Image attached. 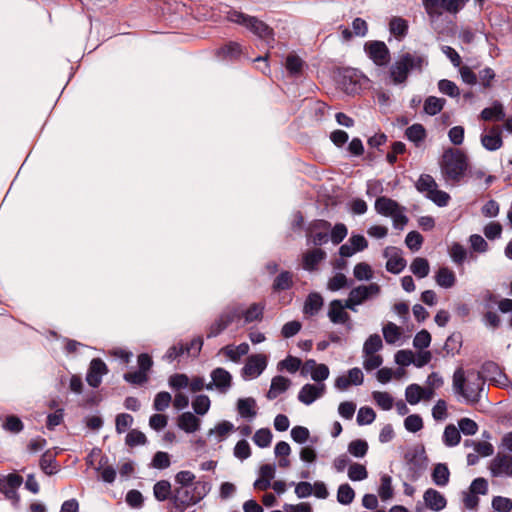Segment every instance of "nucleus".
<instances>
[{
	"mask_svg": "<svg viewBox=\"0 0 512 512\" xmlns=\"http://www.w3.org/2000/svg\"><path fill=\"white\" fill-rule=\"evenodd\" d=\"M23 478L16 473H10L6 476L0 474V492L5 498L12 502L15 508H18L20 496L17 489L22 485Z\"/></svg>",
	"mask_w": 512,
	"mask_h": 512,
	"instance_id": "9",
	"label": "nucleus"
},
{
	"mask_svg": "<svg viewBox=\"0 0 512 512\" xmlns=\"http://www.w3.org/2000/svg\"><path fill=\"white\" fill-rule=\"evenodd\" d=\"M405 136L416 147H419L426 138V130L422 124L415 123L406 129Z\"/></svg>",
	"mask_w": 512,
	"mask_h": 512,
	"instance_id": "34",
	"label": "nucleus"
},
{
	"mask_svg": "<svg viewBox=\"0 0 512 512\" xmlns=\"http://www.w3.org/2000/svg\"><path fill=\"white\" fill-rule=\"evenodd\" d=\"M383 348V342L378 334L370 335L364 345H363V354H376L379 350Z\"/></svg>",
	"mask_w": 512,
	"mask_h": 512,
	"instance_id": "48",
	"label": "nucleus"
},
{
	"mask_svg": "<svg viewBox=\"0 0 512 512\" xmlns=\"http://www.w3.org/2000/svg\"><path fill=\"white\" fill-rule=\"evenodd\" d=\"M331 224L322 219L311 222L307 229L308 241L316 246L326 244L329 241V230Z\"/></svg>",
	"mask_w": 512,
	"mask_h": 512,
	"instance_id": "10",
	"label": "nucleus"
},
{
	"mask_svg": "<svg viewBox=\"0 0 512 512\" xmlns=\"http://www.w3.org/2000/svg\"><path fill=\"white\" fill-rule=\"evenodd\" d=\"M355 498V492L353 488L345 483L341 484L337 490V501L342 505H349Z\"/></svg>",
	"mask_w": 512,
	"mask_h": 512,
	"instance_id": "47",
	"label": "nucleus"
},
{
	"mask_svg": "<svg viewBox=\"0 0 512 512\" xmlns=\"http://www.w3.org/2000/svg\"><path fill=\"white\" fill-rule=\"evenodd\" d=\"M267 359L263 354H254L248 357L244 367L242 368V375L245 378L254 379L260 376L266 369Z\"/></svg>",
	"mask_w": 512,
	"mask_h": 512,
	"instance_id": "14",
	"label": "nucleus"
},
{
	"mask_svg": "<svg viewBox=\"0 0 512 512\" xmlns=\"http://www.w3.org/2000/svg\"><path fill=\"white\" fill-rule=\"evenodd\" d=\"M264 310L265 305L263 303H253L246 310L240 308L241 318H244V323L246 324L261 321L263 319Z\"/></svg>",
	"mask_w": 512,
	"mask_h": 512,
	"instance_id": "28",
	"label": "nucleus"
},
{
	"mask_svg": "<svg viewBox=\"0 0 512 512\" xmlns=\"http://www.w3.org/2000/svg\"><path fill=\"white\" fill-rule=\"evenodd\" d=\"M372 397L376 404L383 410H390L393 407V397L387 392L375 391Z\"/></svg>",
	"mask_w": 512,
	"mask_h": 512,
	"instance_id": "57",
	"label": "nucleus"
},
{
	"mask_svg": "<svg viewBox=\"0 0 512 512\" xmlns=\"http://www.w3.org/2000/svg\"><path fill=\"white\" fill-rule=\"evenodd\" d=\"M428 64L427 58L419 53H404L390 67L389 74L394 85L404 84L411 72H421Z\"/></svg>",
	"mask_w": 512,
	"mask_h": 512,
	"instance_id": "4",
	"label": "nucleus"
},
{
	"mask_svg": "<svg viewBox=\"0 0 512 512\" xmlns=\"http://www.w3.org/2000/svg\"><path fill=\"white\" fill-rule=\"evenodd\" d=\"M326 390L324 383L319 384H305L298 393V400L305 404L311 405L314 401L321 398Z\"/></svg>",
	"mask_w": 512,
	"mask_h": 512,
	"instance_id": "17",
	"label": "nucleus"
},
{
	"mask_svg": "<svg viewBox=\"0 0 512 512\" xmlns=\"http://www.w3.org/2000/svg\"><path fill=\"white\" fill-rule=\"evenodd\" d=\"M257 404L254 398H240L237 402V410L242 418L252 419L256 416Z\"/></svg>",
	"mask_w": 512,
	"mask_h": 512,
	"instance_id": "29",
	"label": "nucleus"
},
{
	"mask_svg": "<svg viewBox=\"0 0 512 512\" xmlns=\"http://www.w3.org/2000/svg\"><path fill=\"white\" fill-rule=\"evenodd\" d=\"M446 100L435 96H429L424 102V112L428 115L434 116L441 112L445 105Z\"/></svg>",
	"mask_w": 512,
	"mask_h": 512,
	"instance_id": "41",
	"label": "nucleus"
},
{
	"mask_svg": "<svg viewBox=\"0 0 512 512\" xmlns=\"http://www.w3.org/2000/svg\"><path fill=\"white\" fill-rule=\"evenodd\" d=\"M481 145L487 151H496L503 146L502 129L498 125L485 127L480 136Z\"/></svg>",
	"mask_w": 512,
	"mask_h": 512,
	"instance_id": "11",
	"label": "nucleus"
},
{
	"mask_svg": "<svg viewBox=\"0 0 512 512\" xmlns=\"http://www.w3.org/2000/svg\"><path fill=\"white\" fill-rule=\"evenodd\" d=\"M133 423V417L127 413H121L116 416L115 428L119 434L124 433Z\"/></svg>",
	"mask_w": 512,
	"mask_h": 512,
	"instance_id": "63",
	"label": "nucleus"
},
{
	"mask_svg": "<svg viewBox=\"0 0 512 512\" xmlns=\"http://www.w3.org/2000/svg\"><path fill=\"white\" fill-rule=\"evenodd\" d=\"M227 19L230 22L245 26L253 34H255L259 38L265 40L266 42H269L270 40L273 39L272 29L268 25H266L263 21L255 18V17L245 15V14L235 11V10H230L227 13Z\"/></svg>",
	"mask_w": 512,
	"mask_h": 512,
	"instance_id": "6",
	"label": "nucleus"
},
{
	"mask_svg": "<svg viewBox=\"0 0 512 512\" xmlns=\"http://www.w3.org/2000/svg\"><path fill=\"white\" fill-rule=\"evenodd\" d=\"M253 441L258 447L266 448L271 444L272 433L268 428H261L255 432Z\"/></svg>",
	"mask_w": 512,
	"mask_h": 512,
	"instance_id": "54",
	"label": "nucleus"
},
{
	"mask_svg": "<svg viewBox=\"0 0 512 512\" xmlns=\"http://www.w3.org/2000/svg\"><path fill=\"white\" fill-rule=\"evenodd\" d=\"M153 494L154 497L160 502L166 501L168 499L171 500L173 490L171 488L170 482L167 480H160L156 482L153 486Z\"/></svg>",
	"mask_w": 512,
	"mask_h": 512,
	"instance_id": "37",
	"label": "nucleus"
},
{
	"mask_svg": "<svg viewBox=\"0 0 512 512\" xmlns=\"http://www.w3.org/2000/svg\"><path fill=\"white\" fill-rule=\"evenodd\" d=\"M293 284V274L289 271H282L273 282V290L274 291H284L288 290L292 287Z\"/></svg>",
	"mask_w": 512,
	"mask_h": 512,
	"instance_id": "42",
	"label": "nucleus"
},
{
	"mask_svg": "<svg viewBox=\"0 0 512 512\" xmlns=\"http://www.w3.org/2000/svg\"><path fill=\"white\" fill-rule=\"evenodd\" d=\"M211 491V484L204 480H198L192 486L175 487L171 496V502L175 509L184 512L191 506L198 504Z\"/></svg>",
	"mask_w": 512,
	"mask_h": 512,
	"instance_id": "2",
	"label": "nucleus"
},
{
	"mask_svg": "<svg viewBox=\"0 0 512 512\" xmlns=\"http://www.w3.org/2000/svg\"><path fill=\"white\" fill-rule=\"evenodd\" d=\"M249 349V345L243 342L237 346L226 345L220 350V352L227 356L231 361L239 362L242 356L248 354Z\"/></svg>",
	"mask_w": 512,
	"mask_h": 512,
	"instance_id": "32",
	"label": "nucleus"
},
{
	"mask_svg": "<svg viewBox=\"0 0 512 512\" xmlns=\"http://www.w3.org/2000/svg\"><path fill=\"white\" fill-rule=\"evenodd\" d=\"M327 316L330 322L335 325H344L348 329L352 328L351 317L346 312L341 300L335 299L329 303Z\"/></svg>",
	"mask_w": 512,
	"mask_h": 512,
	"instance_id": "12",
	"label": "nucleus"
},
{
	"mask_svg": "<svg viewBox=\"0 0 512 512\" xmlns=\"http://www.w3.org/2000/svg\"><path fill=\"white\" fill-rule=\"evenodd\" d=\"M172 402L170 393L166 391L159 392L155 395L153 401V408L157 412L166 410Z\"/></svg>",
	"mask_w": 512,
	"mask_h": 512,
	"instance_id": "53",
	"label": "nucleus"
},
{
	"mask_svg": "<svg viewBox=\"0 0 512 512\" xmlns=\"http://www.w3.org/2000/svg\"><path fill=\"white\" fill-rule=\"evenodd\" d=\"M107 373L108 368L105 362L100 358H95L90 362L86 381L91 387L97 388L102 382V377Z\"/></svg>",
	"mask_w": 512,
	"mask_h": 512,
	"instance_id": "16",
	"label": "nucleus"
},
{
	"mask_svg": "<svg viewBox=\"0 0 512 512\" xmlns=\"http://www.w3.org/2000/svg\"><path fill=\"white\" fill-rule=\"evenodd\" d=\"M212 383L220 393H226L232 384L231 374L224 368H216L211 372Z\"/></svg>",
	"mask_w": 512,
	"mask_h": 512,
	"instance_id": "21",
	"label": "nucleus"
},
{
	"mask_svg": "<svg viewBox=\"0 0 512 512\" xmlns=\"http://www.w3.org/2000/svg\"><path fill=\"white\" fill-rule=\"evenodd\" d=\"M368 451V444L365 440H353L348 445V452L354 457L362 458Z\"/></svg>",
	"mask_w": 512,
	"mask_h": 512,
	"instance_id": "55",
	"label": "nucleus"
},
{
	"mask_svg": "<svg viewBox=\"0 0 512 512\" xmlns=\"http://www.w3.org/2000/svg\"><path fill=\"white\" fill-rule=\"evenodd\" d=\"M383 337L387 344H396L401 336L402 329L393 322H388L382 327Z\"/></svg>",
	"mask_w": 512,
	"mask_h": 512,
	"instance_id": "38",
	"label": "nucleus"
},
{
	"mask_svg": "<svg viewBox=\"0 0 512 512\" xmlns=\"http://www.w3.org/2000/svg\"><path fill=\"white\" fill-rule=\"evenodd\" d=\"M462 346V335L460 333H453L451 334L445 344H444V350L448 355L454 356L455 354L459 353Z\"/></svg>",
	"mask_w": 512,
	"mask_h": 512,
	"instance_id": "45",
	"label": "nucleus"
},
{
	"mask_svg": "<svg viewBox=\"0 0 512 512\" xmlns=\"http://www.w3.org/2000/svg\"><path fill=\"white\" fill-rule=\"evenodd\" d=\"M450 472L446 464L439 463L435 465L432 471L433 482L440 487H444L448 484Z\"/></svg>",
	"mask_w": 512,
	"mask_h": 512,
	"instance_id": "39",
	"label": "nucleus"
},
{
	"mask_svg": "<svg viewBox=\"0 0 512 512\" xmlns=\"http://www.w3.org/2000/svg\"><path fill=\"white\" fill-rule=\"evenodd\" d=\"M423 499L425 505L432 511H441L447 505L444 495L433 488H429L424 492Z\"/></svg>",
	"mask_w": 512,
	"mask_h": 512,
	"instance_id": "22",
	"label": "nucleus"
},
{
	"mask_svg": "<svg viewBox=\"0 0 512 512\" xmlns=\"http://www.w3.org/2000/svg\"><path fill=\"white\" fill-rule=\"evenodd\" d=\"M348 477L351 481H362L368 477V472L364 465L352 463L348 468Z\"/></svg>",
	"mask_w": 512,
	"mask_h": 512,
	"instance_id": "56",
	"label": "nucleus"
},
{
	"mask_svg": "<svg viewBox=\"0 0 512 512\" xmlns=\"http://www.w3.org/2000/svg\"><path fill=\"white\" fill-rule=\"evenodd\" d=\"M468 158L458 149H446L439 161L440 172L447 185H459L468 171Z\"/></svg>",
	"mask_w": 512,
	"mask_h": 512,
	"instance_id": "1",
	"label": "nucleus"
},
{
	"mask_svg": "<svg viewBox=\"0 0 512 512\" xmlns=\"http://www.w3.org/2000/svg\"><path fill=\"white\" fill-rule=\"evenodd\" d=\"M404 427L407 431L416 433L423 428V420L418 414L409 415L404 420Z\"/></svg>",
	"mask_w": 512,
	"mask_h": 512,
	"instance_id": "60",
	"label": "nucleus"
},
{
	"mask_svg": "<svg viewBox=\"0 0 512 512\" xmlns=\"http://www.w3.org/2000/svg\"><path fill=\"white\" fill-rule=\"evenodd\" d=\"M435 281L440 287L449 289L455 285L456 275L450 268L440 267L435 274Z\"/></svg>",
	"mask_w": 512,
	"mask_h": 512,
	"instance_id": "27",
	"label": "nucleus"
},
{
	"mask_svg": "<svg viewBox=\"0 0 512 512\" xmlns=\"http://www.w3.org/2000/svg\"><path fill=\"white\" fill-rule=\"evenodd\" d=\"M290 380L283 376H275L271 380L270 388L266 394L267 399L273 400L290 387Z\"/></svg>",
	"mask_w": 512,
	"mask_h": 512,
	"instance_id": "26",
	"label": "nucleus"
},
{
	"mask_svg": "<svg viewBox=\"0 0 512 512\" xmlns=\"http://www.w3.org/2000/svg\"><path fill=\"white\" fill-rule=\"evenodd\" d=\"M378 494L381 500L387 501L393 496L392 478L384 474L381 477V483L378 489Z\"/></svg>",
	"mask_w": 512,
	"mask_h": 512,
	"instance_id": "49",
	"label": "nucleus"
},
{
	"mask_svg": "<svg viewBox=\"0 0 512 512\" xmlns=\"http://www.w3.org/2000/svg\"><path fill=\"white\" fill-rule=\"evenodd\" d=\"M304 61L296 54L290 53L285 60V68L290 76L298 77L302 74Z\"/></svg>",
	"mask_w": 512,
	"mask_h": 512,
	"instance_id": "35",
	"label": "nucleus"
},
{
	"mask_svg": "<svg viewBox=\"0 0 512 512\" xmlns=\"http://www.w3.org/2000/svg\"><path fill=\"white\" fill-rule=\"evenodd\" d=\"M369 58L378 66L386 65L390 59L389 50L384 42L371 41L365 44Z\"/></svg>",
	"mask_w": 512,
	"mask_h": 512,
	"instance_id": "13",
	"label": "nucleus"
},
{
	"mask_svg": "<svg viewBox=\"0 0 512 512\" xmlns=\"http://www.w3.org/2000/svg\"><path fill=\"white\" fill-rule=\"evenodd\" d=\"M494 477H512V456L508 454H497L489 466Z\"/></svg>",
	"mask_w": 512,
	"mask_h": 512,
	"instance_id": "15",
	"label": "nucleus"
},
{
	"mask_svg": "<svg viewBox=\"0 0 512 512\" xmlns=\"http://www.w3.org/2000/svg\"><path fill=\"white\" fill-rule=\"evenodd\" d=\"M201 421L191 412H184L177 419L178 427L186 433H194L200 429Z\"/></svg>",
	"mask_w": 512,
	"mask_h": 512,
	"instance_id": "23",
	"label": "nucleus"
},
{
	"mask_svg": "<svg viewBox=\"0 0 512 512\" xmlns=\"http://www.w3.org/2000/svg\"><path fill=\"white\" fill-rule=\"evenodd\" d=\"M354 277L359 280H370L373 277V271L369 264L361 262L355 265L353 270Z\"/></svg>",
	"mask_w": 512,
	"mask_h": 512,
	"instance_id": "58",
	"label": "nucleus"
},
{
	"mask_svg": "<svg viewBox=\"0 0 512 512\" xmlns=\"http://www.w3.org/2000/svg\"><path fill=\"white\" fill-rule=\"evenodd\" d=\"M448 254L453 261L454 264H456L458 267L462 266L463 263L466 261L468 257V250L465 246L458 242H453L448 247Z\"/></svg>",
	"mask_w": 512,
	"mask_h": 512,
	"instance_id": "33",
	"label": "nucleus"
},
{
	"mask_svg": "<svg viewBox=\"0 0 512 512\" xmlns=\"http://www.w3.org/2000/svg\"><path fill=\"white\" fill-rule=\"evenodd\" d=\"M380 293V286L377 283H370L369 285H360L353 288L349 295L354 298L359 305L365 301L378 296Z\"/></svg>",
	"mask_w": 512,
	"mask_h": 512,
	"instance_id": "19",
	"label": "nucleus"
},
{
	"mask_svg": "<svg viewBox=\"0 0 512 512\" xmlns=\"http://www.w3.org/2000/svg\"><path fill=\"white\" fill-rule=\"evenodd\" d=\"M442 441L446 447H455L460 443L461 434L454 424H448L445 427L442 435Z\"/></svg>",
	"mask_w": 512,
	"mask_h": 512,
	"instance_id": "36",
	"label": "nucleus"
},
{
	"mask_svg": "<svg viewBox=\"0 0 512 512\" xmlns=\"http://www.w3.org/2000/svg\"><path fill=\"white\" fill-rule=\"evenodd\" d=\"M482 373L485 378L498 385H506L508 381L507 376L502 372L499 365L492 361L483 364Z\"/></svg>",
	"mask_w": 512,
	"mask_h": 512,
	"instance_id": "20",
	"label": "nucleus"
},
{
	"mask_svg": "<svg viewBox=\"0 0 512 512\" xmlns=\"http://www.w3.org/2000/svg\"><path fill=\"white\" fill-rule=\"evenodd\" d=\"M422 386L418 384H410L406 387L405 398L410 405H416L422 400Z\"/></svg>",
	"mask_w": 512,
	"mask_h": 512,
	"instance_id": "52",
	"label": "nucleus"
},
{
	"mask_svg": "<svg viewBox=\"0 0 512 512\" xmlns=\"http://www.w3.org/2000/svg\"><path fill=\"white\" fill-rule=\"evenodd\" d=\"M325 257L326 253L320 248H316L304 253L302 258L303 269L307 271H314L319 263L325 259Z\"/></svg>",
	"mask_w": 512,
	"mask_h": 512,
	"instance_id": "24",
	"label": "nucleus"
},
{
	"mask_svg": "<svg viewBox=\"0 0 512 512\" xmlns=\"http://www.w3.org/2000/svg\"><path fill=\"white\" fill-rule=\"evenodd\" d=\"M484 380L480 372L476 373L474 380L467 381L465 371L458 367L452 377V387L456 395L461 396L468 404H476L480 401Z\"/></svg>",
	"mask_w": 512,
	"mask_h": 512,
	"instance_id": "3",
	"label": "nucleus"
},
{
	"mask_svg": "<svg viewBox=\"0 0 512 512\" xmlns=\"http://www.w3.org/2000/svg\"><path fill=\"white\" fill-rule=\"evenodd\" d=\"M374 208L379 215L390 217L393 227L397 230H403L408 223L406 208L387 196L378 197L375 200Z\"/></svg>",
	"mask_w": 512,
	"mask_h": 512,
	"instance_id": "5",
	"label": "nucleus"
},
{
	"mask_svg": "<svg viewBox=\"0 0 512 512\" xmlns=\"http://www.w3.org/2000/svg\"><path fill=\"white\" fill-rule=\"evenodd\" d=\"M241 54V46L236 42H229L218 50V56L223 59H235Z\"/></svg>",
	"mask_w": 512,
	"mask_h": 512,
	"instance_id": "50",
	"label": "nucleus"
},
{
	"mask_svg": "<svg viewBox=\"0 0 512 512\" xmlns=\"http://www.w3.org/2000/svg\"><path fill=\"white\" fill-rule=\"evenodd\" d=\"M505 116L503 105L498 101L491 107L484 108L480 113V118L484 121H503Z\"/></svg>",
	"mask_w": 512,
	"mask_h": 512,
	"instance_id": "30",
	"label": "nucleus"
},
{
	"mask_svg": "<svg viewBox=\"0 0 512 512\" xmlns=\"http://www.w3.org/2000/svg\"><path fill=\"white\" fill-rule=\"evenodd\" d=\"M492 507L498 512H510L512 510V500L502 496H496L492 500Z\"/></svg>",
	"mask_w": 512,
	"mask_h": 512,
	"instance_id": "64",
	"label": "nucleus"
},
{
	"mask_svg": "<svg viewBox=\"0 0 512 512\" xmlns=\"http://www.w3.org/2000/svg\"><path fill=\"white\" fill-rule=\"evenodd\" d=\"M410 270L416 277L424 278L430 271L429 262L425 258L416 257L410 265Z\"/></svg>",
	"mask_w": 512,
	"mask_h": 512,
	"instance_id": "43",
	"label": "nucleus"
},
{
	"mask_svg": "<svg viewBox=\"0 0 512 512\" xmlns=\"http://www.w3.org/2000/svg\"><path fill=\"white\" fill-rule=\"evenodd\" d=\"M234 430V425L226 420L219 422L214 429H210L208 435H214L216 437V441L222 442L224 441L230 432Z\"/></svg>",
	"mask_w": 512,
	"mask_h": 512,
	"instance_id": "40",
	"label": "nucleus"
},
{
	"mask_svg": "<svg viewBox=\"0 0 512 512\" xmlns=\"http://www.w3.org/2000/svg\"><path fill=\"white\" fill-rule=\"evenodd\" d=\"M40 467L47 475H53L58 472V464L55 457L48 452L44 453L40 459Z\"/></svg>",
	"mask_w": 512,
	"mask_h": 512,
	"instance_id": "46",
	"label": "nucleus"
},
{
	"mask_svg": "<svg viewBox=\"0 0 512 512\" xmlns=\"http://www.w3.org/2000/svg\"><path fill=\"white\" fill-rule=\"evenodd\" d=\"M323 304V297L317 292H312L304 302L303 313L307 316H315L322 309Z\"/></svg>",
	"mask_w": 512,
	"mask_h": 512,
	"instance_id": "25",
	"label": "nucleus"
},
{
	"mask_svg": "<svg viewBox=\"0 0 512 512\" xmlns=\"http://www.w3.org/2000/svg\"><path fill=\"white\" fill-rule=\"evenodd\" d=\"M438 89L442 94L453 98L460 95L458 86L454 82L447 79H442L438 82Z\"/></svg>",
	"mask_w": 512,
	"mask_h": 512,
	"instance_id": "59",
	"label": "nucleus"
},
{
	"mask_svg": "<svg viewBox=\"0 0 512 512\" xmlns=\"http://www.w3.org/2000/svg\"><path fill=\"white\" fill-rule=\"evenodd\" d=\"M389 30L397 38H402L407 34L408 23L401 17H393L389 23Z\"/></svg>",
	"mask_w": 512,
	"mask_h": 512,
	"instance_id": "44",
	"label": "nucleus"
},
{
	"mask_svg": "<svg viewBox=\"0 0 512 512\" xmlns=\"http://www.w3.org/2000/svg\"><path fill=\"white\" fill-rule=\"evenodd\" d=\"M195 479V474L189 470L179 471L175 475V482L178 485L177 487L192 486L196 482Z\"/></svg>",
	"mask_w": 512,
	"mask_h": 512,
	"instance_id": "62",
	"label": "nucleus"
},
{
	"mask_svg": "<svg viewBox=\"0 0 512 512\" xmlns=\"http://www.w3.org/2000/svg\"><path fill=\"white\" fill-rule=\"evenodd\" d=\"M385 255L388 257L386 262L387 271L393 274H399L406 267V261L399 251L393 250L392 254H389L388 251H386Z\"/></svg>",
	"mask_w": 512,
	"mask_h": 512,
	"instance_id": "31",
	"label": "nucleus"
},
{
	"mask_svg": "<svg viewBox=\"0 0 512 512\" xmlns=\"http://www.w3.org/2000/svg\"><path fill=\"white\" fill-rule=\"evenodd\" d=\"M418 192L424 194L426 198L431 200L439 207H445L449 204L451 199L450 195L438 189V184L435 179L429 174H421L415 183Z\"/></svg>",
	"mask_w": 512,
	"mask_h": 512,
	"instance_id": "7",
	"label": "nucleus"
},
{
	"mask_svg": "<svg viewBox=\"0 0 512 512\" xmlns=\"http://www.w3.org/2000/svg\"><path fill=\"white\" fill-rule=\"evenodd\" d=\"M241 318L239 306L227 307L217 319L209 326L207 337L212 338L221 334L231 323Z\"/></svg>",
	"mask_w": 512,
	"mask_h": 512,
	"instance_id": "8",
	"label": "nucleus"
},
{
	"mask_svg": "<svg viewBox=\"0 0 512 512\" xmlns=\"http://www.w3.org/2000/svg\"><path fill=\"white\" fill-rule=\"evenodd\" d=\"M210 399L207 395L201 394L194 398L192 407L196 414L205 415L210 409Z\"/></svg>",
	"mask_w": 512,
	"mask_h": 512,
	"instance_id": "51",
	"label": "nucleus"
},
{
	"mask_svg": "<svg viewBox=\"0 0 512 512\" xmlns=\"http://www.w3.org/2000/svg\"><path fill=\"white\" fill-rule=\"evenodd\" d=\"M364 381V375L361 369L355 367L348 371L347 375H340L335 380V388L345 391L351 385H361Z\"/></svg>",
	"mask_w": 512,
	"mask_h": 512,
	"instance_id": "18",
	"label": "nucleus"
},
{
	"mask_svg": "<svg viewBox=\"0 0 512 512\" xmlns=\"http://www.w3.org/2000/svg\"><path fill=\"white\" fill-rule=\"evenodd\" d=\"M301 366V360L297 357L287 356L284 360L278 363L279 370H286L289 373H295Z\"/></svg>",
	"mask_w": 512,
	"mask_h": 512,
	"instance_id": "61",
	"label": "nucleus"
}]
</instances>
